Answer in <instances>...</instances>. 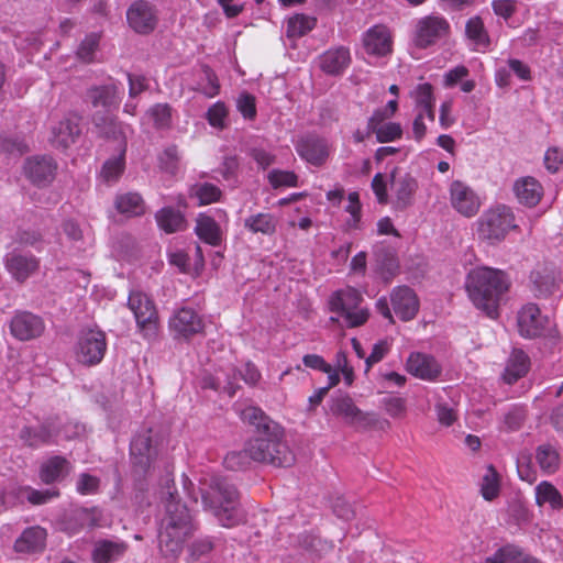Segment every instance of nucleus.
Instances as JSON below:
<instances>
[{
  "label": "nucleus",
  "mask_w": 563,
  "mask_h": 563,
  "mask_svg": "<svg viewBox=\"0 0 563 563\" xmlns=\"http://www.w3.org/2000/svg\"><path fill=\"white\" fill-rule=\"evenodd\" d=\"M511 286L508 274L501 269L478 266L471 269L465 279V290L472 303L494 319Z\"/></svg>",
  "instance_id": "nucleus-1"
},
{
  "label": "nucleus",
  "mask_w": 563,
  "mask_h": 563,
  "mask_svg": "<svg viewBox=\"0 0 563 563\" xmlns=\"http://www.w3.org/2000/svg\"><path fill=\"white\" fill-rule=\"evenodd\" d=\"M166 514L162 520L158 548L165 558H177L186 540L192 534L195 527L189 509L176 499L167 479Z\"/></svg>",
  "instance_id": "nucleus-2"
},
{
  "label": "nucleus",
  "mask_w": 563,
  "mask_h": 563,
  "mask_svg": "<svg viewBox=\"0 0 563 563\" xmlns=\"http://www.w3.org/2000/svg\"><path fill=\"white\" fill-rule=\"evenodd\" d=\"M246 457L280 467L291 466L295 462V455L280 440L278 430L250 440L242 452L227 454L224 464L231 470L243 468L246 465Z\"/></svg>",
  "instance_id": "nucleus-3"
},
{
  "label": "nucleus",
  "mask_w": 563,
  "mask_h": 563,
  "mask_svg": "<svg viewBox=\"0 0 563 563\" xmlns=\"http://www.w3.org/2000/svg\"><path fill=\"white\" fill-rule=\"evenodd\" d=\"M203 507L210 510L223 527H233L244 520L235 486L227 478L212 476L208 490L201 492Z\"/></svg>",
  "instance_id": "nucleus-4"
},
{
  "label": "nucleus",
  "mask_w": 563,
  "mask_h": 563,
  "mask_svg": "<svg viewBox=\"0 0 563 563\" xmlns=\"http://www.w3.org/2000/svg\"><path fill=\"white\" fill-rule=\"evenodd\" d=\"M362 295L354 288L341 289L332 294L329 299L330 310L336 316L331 317V322H340L346 328L363 325L369 317V310L361 307Z\"/></svg>",
  "instance_id": "nucleus-5"
},
{
  "label": "nucleus",
  "mask_w": 563,
  "mask_h": 563,
  "mask_svg": "<svg viewBox=\"0 0 563 563\" xmlns=\"http://www.w3.org/2000/svg\"><path fill=\"white\" fill-rule=\"evenodd\" d=\"M477 234L490 244L501 242L511 229H516L511 208L499 205L486 210L477 220Z\"/></svg>",
  "instance_id": "nucleus-6"
},
{
  "label": "nucleus",
  "mask_w": 563,
  "mask_h": 563,
  "mask_svg": "<svg viewBox=\"0 0 563 563\" xmlns=\"http://www.w3.org/2000/svg\"><path fill=\"white\" fill-rule=\"evenodd\" d=\"M517 325L520 335L526 339L544 338L553 344L558 340L554 322L542 314L534 303H528L518 311Z\"/></svg>",
  "instance_id": "nucleus-7"
},
{
  "label": "nucleus",
  "mask_w": 563,
  "mask_h": 563,
  "mask_svg": "<svg viewBox=\"0 0 563 563\" xmlns=\"http://www.w3.org/2000/svg\"><path fill=\"white\" fill-rule=\"evenodd\" d=\"M128 307L133 312L142 335L152 340L158 331V313L152 298L140 290H133L128 298Z\"/></svg>",
  "instance_id": "nucleus-8"
},
{
  "label": "nucleus",
  "mask_w": 563,
  "mask_h": 563,
  "mask_svg": "<svg viewBox=\"0 0 563 563\" xmlns=\"http://www.w3.org/2000/svg\"><path fill=\"white\" fill-rule=\"evenodd\" d=\"M110 131L104 130V136L113 139L118 145V155L107 159L101 168L100 177L106 183H115L122 175L125 167L126 137L131 132L129 125L121 122L109 121Z\"/></svg>",
  "instance_id": "nucleus-9"
},
{
  "label": "nucleus",
  "mask_w": 563,
  "mask_h": 563,
  "mask_svg": "<svg viewBox=\"0 0 563 563\" xmlns=\"http://www.w3.org/2000/svg\"><path fill=\"white\" fill-rule=\"evenodd\" d=\"M87 98L93 108H101L103 112H96L92 115V122L96 128L99 129V132L104 135V130L110 131L109 121H114L113 118L110 117V112L112 109H115L119 106L120 98L118 96L117 86L113 84L92 87L87 91Z\"/></svg>",
  "instance_id": "nucleus-10"
},
{
  "label": "nucleus",
  "mask_w": 563,
  "mask_h": 563,
  "mask_svg": "<svg viewBox=\"0 0 563 563\" xmlns=\"http://www.w3.org/2000/svg\"><path fill=\"white\" fill-rule=\"evenodd\" d=\"M106 350V334L97 329H87L78 336L75 354L79 363L91 366L102 361Z\"/></svg>",
  "instance_id": "nucleus-11"
},
{
  "label": "nucleus",
  "mask_w": 563,
  "mask_h": 563,
  "mask_svg": "<svg viewBox=\"0 0 563 563\" xmlns=\"http://www.w3.org/2000/svg\"><path fill=\"white\" fill-rule=\"evenodd\" d=\"M449 201L452 209L464 218L475 217L482 207L477 191L462 180H453L450 184Z\"/></svg>",
  "instance_id": "nucleus-12"
},
{
  "label": "nucleus",
  "mask_w": 563,
  "mask_h": 563,
  "mask_svg": "<svg viewBox=\"0 0 563 563\" xmlns=\"http://www.w3.org/2000/svg\"><path fill=\"white\" fill-rule=\"evenodd\" d=\"M449 22L440 15H428L416 23L413 42L420 48H426L448 36Z\"/></svg>",
  "instance_id": "nucleus-13"
},
{
  "label": "nucleus",
  "mask_w": 563,
  "mask_h": 563,
  "mask_svg": "<svg viewBox=\"0 0 563 563\" xmlns=\"http://www.w3.org/2000/svg\"><path fill=\"white\" fill-rule=\"evenodd\" d=\"M10 333L20 341H29L38 338L45 329L44 321L37 314L30 311H16L12 317Z\"/></svg>",
  "instance_id": "nucleus-14"
},
{
  "label": "nucleus",
  "mask_w": 563,
  "mask_h": 563,
  "mask_svg": "<svg viewBox=\"0 0 563 563\" xmlns=\"http://www.w3.org/2000/svg\"><path fill=\"white\" fill-rule=\"evenodd\" d=\"M57 164L48 155H35L24 163V174L36 186L49 185L56 175Z\"/></svg>",
  "instance_id": "nucleus-15"
},
{
  "label": "nucleus",
  "mask_w": 563,
  "mask_h": 563,
  "mask_svg": "<svg viewBox=\"0 0 563 563\" xmlns=\"http://www.w3.org/2000/svg\"><path fill=\"white\" fill-rule=\"evenodd\" d=\"M295 148L300 158L313 166H322L330 155L329 143L318 135L302 136Z\"/></svg>",
  "instance_id": "nucleus-16"
},
{
  "label": "nucleus",
  "mask_w": 563,
  "mask_h": 563,
  "mask_svg": "<svg viewBox=\"0 0 563 563\" xmlns=\"http://www.w3.org/2000/svg\"><path fill=\"white\" fill-rule=\"evenodd\" d=\"M330 411L342 418L345 423L354 427H367L374 421L369 413L357 408L352 398L346 395L333 397L330 402Z\"/></svg>",
  "instance_id": "nucleus-17"
},
{
  "label": "nucleus",
  "mask_w": 563,
  "mask_h": 563,
  "mask_svg": "<svg viewBox=\"0 0 563 563\" xmlns=\"http://www.w3.org/2000/svg\"><path fill=\"white\" fill-rule=\"evenodd\" d=\"M126 20L131 29L139 34L151 33L157 23L155 8L145 0L133 2L126 11Z\"/></svg>",
  "instance_id": "nucleus-18"
},
{
  "label": "nucleus",
  "mask_w": 563,
  "mask_h": 563,
  "mask_svg": "<svg viewBox=\"0 0 563 563\" xmlns=\"http://www.w3.org/2000/svg\"><path fill=\"white\" fill-rule=\"evenodd\" d=\"M169 330L176 338L189 339L203 329L201 317L190 308H181L169 318Z\"/></svg>",
  "instance_id": "nucleus-19"
},
{
  "label": "nucleus",
  "mask_w": 563,
  "mask_h": 563,
  "mask_svg": "<svg viewBox=\"0 0 563 563\" xmlns=\"http://www.w3.org/2000/svg\"><path fill=\"white\" fill-rule=\"evenodd\" d=\"M129 550V544L119 539H98L92 543L90 558L93 563H115Z\"/></svg>",
  "instance_id": "nucleus-20"
},
{
  "label": "nucleus",
  "mask_w": 563,
  "mask_h": 563,
  "mask_svg": "<svg viewBox=\"0 0 563 563\" xmlns=\"http://www.w3.org/2000/svg\"><path fill=\"white\" fill-rule=\"evenodd\" d=\"M406 371L422 380H435L442 372L440 363L426 353L412 352L406 362Z\"/></svg>",
  "instance_id": "nucleus-21"
},
{
  "label": "nucleus",
  "mask_w": 563,
  "mask_h": 563,
  "mask_svg": "<svg viewBox=\"0 0 563 563\" xmlns=\"http://www.w3.org/2000/svg\"><path fill=\"white\" fill-rule=\"evenodd\" d=\"M151 433V429L139 432L134 435L130 445L133 465L143 472L150 467L154 456L156 455Z\"/></svg>",
  "instance_id": "nucleus-22"
},
{
  "label": "nucleus",
  "mask_w": 563,
  "mask_h": 563,
  "mask_svg": "<svg viewBox=\"0 0 563 563\" xmlns=\"http://www.w3.org/2000/svg\"><path fill=\"white\" fill-rule=\"evenodd\" d=\"M390 302L394 312L402 321L412 320L419 311L418 297L408 286L395 287L390 292Z\"/></svg>",
  "instance_id": "nucleus-23"
},
{
  "label": "nucleus",
  "mask_w": 563,
  "mask_h": 563,
  "mask_svg": "<svg viewBox=\"0 0 563 563\" xmlns=\"http://www.w3.org/2000/svg\"><path fill=\"white\" fill-rule=\"evenodd\" d=\"M216 213L219 221L213 217L200 213L196 220L195 232L203 242L217 246L222 241L221 222L227 221V213L221 209H217Z\"/></svg>",
  "instance_id": "nucleus-24"
},
{
  "label": "nucleus",
  "mask_w": 563,
  "mask_h": 563,
  "mask_svg": "<svg viewBox=\"0 0 563 563\" xmlns=\"http://www.w3.org/2000/svg\"><path fill=\"white\" fill-rule=\"evenodd\" d=\"M58 433L56 421L47 420L38 426L24 427L20 431V439L30 448H40L53 443Z\"/></svg>",
  "instance_id": "nucleus-25"
},
{
  "label": "nucleus",
  "mask_w": 563,
  "mask_h": 563,
  "mask_svg": "<svg viewBox=\"0 0 563 563\" xmlns=\"http://www.w3.org/2000/svg\"><path fill=\"white\" fill-rule=\"evenodd\" d=\"M40 267V261L32 254L12 252L5 256V268L19 283L25 282Z\"/></svg>",
  "instance_id": "nucleus-26"
},
{
  "label": "nucleus",
  "mask_w": 563,
  "mask_h": 563,
  "mask_svg": "<svg viewBox=\"0 0 563 563\" xmlns=\"http://www.w3.org/2000/svg\"><path fill=\"white\" fill-rule=\"evenodd\" d=\"M79 133V118L69 115L52 128L49 141L53 146L65 150L75 143Z\"/></svg>",
  "instance_id": "nucleus-27"
},
{
  "label": "nucleus",
  "mask_w": 563,
  "mask_h": 563,
  "mask_svg": "<svg viewBox=\"0 0 563 563\" xmlns=\"http://www.w3.org/2000/svg\"><path fill=\"white\" fill-rule=\"evenodd\" d=\"M365 51L368 54L384 56L391 51V37L388 29L384 25L371 27L363 37Z\"/></svg>",
  "instance_id": "nucleus-28"
},
{
  "label": "nucleus",
  "mask_w": 563,
  "mask_h": 563,
  "mask_svg": "<svg viewBox=\"0 0 563 563\" xmlns=\"http://www.w3.org/2000/svg\"><path fill=\"white\" fill-rule=\"evenodd\" d=\"M514 192L521 205L534 207L539 203L543 189L541 184L533 177H522L514 184Z\"/></svg>",
  "instance_id": "nucleus-29"
},
{
  "label": "nucleus",
  "mask_w": 563,
  "mask_h": 563,
  "mask_svg": "<svg viewBox=\"0 0 563 563\" xmlns=\"http://www.w3.org/2000/svg\"><path fill=\"white\" fill-rule=\"evenodd\" d=\"M350 62V51L342 46L329 49L320 56V67L329 75L341 74Z\"/></svg>",
  "instance_id": "nucleus-30"
},
{
  "label": "nucleus",
  "mask_w": 563,
  "mask_h": 563,
  "mask_svg": "<svg viewBox=\"0 0 563 563\" xmlns=\"http://www.w3.org/2000/svg\"><path fill=\"white\" fill-rule=\"evenodd\" d=\"M46 531L41 527L25 529L16 539L14 549L16 552L34 553L42 551L45 547Z\"/></svg>",
  "instance_id": "nucleus-31"
},
{
  "label": "nucleus",
  "mask_w": 563,
  "mask_h": 563,
  "mask_svg": "<svg viewBox=\"0 0 563 563\" xmlns=\"http://www.w3.org/2000/svg\"><path fill=\"white\" fill-rule=\"evenodd\" d=\"M70 472V463L63 456L49 457L41 465L40 478L45 484L63 479Z\"/></svg>",
  "instance_id": "nucleus-32"
},
{
  "label": "nucleus",
  "mask_w": 563,
  "mask_h": 563,
  "mask_svg": "<svg viewBox=\"0 0 563 563\" xmlns=\"http://www.w3.org/2000/svg\"><path fill=\"white\" fill-rule=\"evenodd\" d=\"M529 366V356L523 351L515 349L507 361L503 375L504 380L507 384H514L528 373Z\"/></svg>",
  "instance_id": "nucleus-33"
},
{
  "label": "nucleus",
  "mask_w": 563,
  "mask_h": 563,
  "mask_svg": "<svg viewBox=\"0 0 563 563\" xmlns=\"http://www.w3.org/2000/svg\"><path fill=\"white\" fill-rule=\"evenodd\" d=\"M411 98L415 101L416 111H421L427 114V119L431 122L434 121V106L435 98L433 95V87L428 84H419L411 92Z\"/></svg>",
  "instance_id": "nucleus-34"
},
{
  "label": "nucleus",
  "mask_w": 563,
  "mask_h": 563,
  "mask_svg": "<svg viewBox=\"0 0 563 563\" xmlns=\"http://www.w3.org/2000/svg\"><path fill=\"white\" fill-rule=\"evenodd\" d=\"M417 187V180L409 174L394 177L391 188L398 208H407L411 203L412 195Z\"/></svg>",
  "instance_id": "nucleus-35"
},
{
  "label": "nucleus",
  "mask_w": 563,
  "mask_h": 563,
  "mask_svg": "<svg viewBox=\"0 0 563 563\" xmlns=\"http://www.w3.org/2000/svg\"><path fill=\"white\" fill-rule=\"evenodd\" d=\"M239 415L244 422L254 426L260 432L271 433L272 431L278 430V426L258 407L247 406L243 409H239Z\"/></svg>",
  "instance_id": "nucleus-36"
},
{
  "label": "nucleus",
  "mask_w": 563,
  "mask_h": 563,
  "mask_svg": "<svg viewBox=\"0 0 563 563\" xmlns=\"http://www.w3.org/2000/svg\"><path fill=\"white\" fill-rule=\"evenodd\" d=\"M465 35L476 49H486L489 46V35L481 16L470 18L465 24Z\"/></svg>",
  "instance_id": "nucleus-37"
},
{
  "label": "nucleus",
  "mask_w": 563,
  "mask_h": 563,
  "mask_svg": "<svg viewBox=\"0 0 563 563\" xmlns=\"http://www.w3.org/2000/svg\"><path fill=\"white\" fill-rule=\"evenodd\" d=\"M534 457L540 470L547 475L555 473L560 467V454L558 450L549 443L540 444L536 449Z\"/></svg>",
  "instance_id": "nucleus-38"
},
{
  "label": "nucleus",
  "mask_w": 563,
  "mask_h": 563,
  "mask_svg": "<svg viewBox=\"0 0 563 563\" xmlns=\"http://www.w3.org/2000/svg\"><path fill=\"white\" fill-rule=\"evenodd\" d=\"M278 224L277 218L272 213L258 212L244 220V228L252 233L273 235Z\"/></svg>",
  "instance_id": "nucleus-39"
},
{
  "label": "nucleus",
  "mask_w": 563,
  "mask_h": 563,
  "mask_svg": "<svg viewBox=\"0 0 563 563\" xmlns=\"http://www.w3.org/2000/svg\"><path fill=\"white\" fill-rule=\"evenodd\" d=\"M101 514L96 508H80L71 512V519H75L77 526H66L65 531L68 534H76L84 528H96L100 526Z\"/></svg>",
  "instance_id": "nucleus-40"
},
{
  "label": "nucleus",
  "mask_w": 563,
  "mask_h": 563,
  "mask_svg": "<svg viewBox=\"0 0 563 563\" xmlns=\"http://www.w3.org/2000/svg\"><path fill=\"white\" fill-rule=\"evenodd\" d=\"M114 206L120 213L128 217H137L145 211L144 201L137 192L118 195Z\"/></svg>",
  "instance_id": "nucleus-41"
},
{
  "label": "nucleus",
  "mask_w": 563,
  "mask_h": 563,
  "mask_svg": "<svg viewBox=\"0 0 563 563\" xmlns=\"http://www.w3.org/2000/svg\"><path fill=\"white\" fill-rule=\"evenodd\" d=\"M155 218L158 227L166 233L181 231L186 227V221L181 212L170 207L161 209Z\"/></svg>",
  "instance_id": "nucleus-42"
},
{
  "label": "nucleus",
  "mask_w": 563,
  "mask_h": 563,
  "mask_svg": "<svg viewBox=\"0 0 563 563\" xmlns=\"http://www.w3.org/2000/svg\"><path fill=\"white\" fill-rule=\"evenodd\" d=\"M377 273L385 283H389L399 272V262L391 251H382L376 254Z\"/></svg>",
  "instance_id": "nucleus-43"
},
{
  "label": "nucleus",
  "mask_w": 563,
  "mask_h": 563,
  "mask_svg": "<svg viewBox=\"0 0 563 563\" xmlns=\"http://www.w3.org/2000/svg\"><path fill=\"white\" fill-rule=\"evenodd\" d=\"M536 503L539 506L549 504L552 509L559 510L563 507L561 493L549 482L543 481L536 487Z\"/></svg>",
  "instance_id": "nucleus-44"
},
{
  "label": "nucleus",
  "mask_w": 563,
  "mask_h": 563,
  "mask_svg": "<svg viewBox=\"0 0 563 563\" xmlns=\"http://www.w3.org/2000/svg\"><path fill=\"white\" fill-rule=\"evenodd\" d=\"M190 196L198 200L199 206L213 203L220 200L221 189L210 183H198L191 186Z\"/></svg>",
  "instance_id": "nucleus-45"
},
{
  "label": "nucleus",
  "mask_w": 563,
  "mask_h": 563,
  "mask_svg": "<svg viewBox=\"0 0 563 563\" xmlns=\"http://www.w3.org/2000/svg\"><path fill=\"white\" fill-rule=\"evenodd\" d=\"M316 19L305 14H296L287 22V36L300 37L307 34L316 26Z\"/></svg>",
  "instance_id": "nucleus-46"
},
{
  "label": "nucleus",
  "mask_w": 563,
  "mask_h": 563,
  "mask_svg": "<svg viewBox=\"0 0 563 563\" xmlns=\"http://www.w3.org/2000/svg\"><path fill=\"white\" fill-rule=\"evenodd\" d=\"M481 494L485 500H493L499 494V478L495 468L487 466L481 484Z\"/></svg>",
  "instance_id": "nucleus-47"
},
{
  "label": "nucleus",
  "mask_w": 563,
  "mask_h": 563,
  "mask_svg": "<svg viewBox=\"0 0 563 563\" xmlns=\"http://www.w3.org/2000/svg\"><path fill=\"white\" fill-rule=\"evenodd\" d=\"M148 117L157 129L168 128L172 121V109L167 103H157L148 109Z\"/></svg>",
  "instance_id": "nucleus-48"
},
{
  "label": "nucleus",
  "mask_w": 563,
  "mask_h": 563,
  "mask_svg": "<svg viewBox=\"0 0 563 563\" xmlns=\"http://www.w3.org/2000/svg\"><path fill=\"white\" fill-rule=\"evenodd\" d=\"M202 81L198 84L197 90L208 98H213L220 92V84L216 74L208 67H205Z\"/></svg>",
  "instance_id": "nucleus-49"
},
{
  "label": "nucleus",
  "mask_w": 563,
  "mask_h": 563,
  "mask_svg": "<svg viewBox=\"0 0 563 563\" xmlns=\"http://www.w3.org/2000/svg\"><path fill=\"white\" fill-rule=\"evenodd\" d=\"M361 202L360 195L356 191H352L347 196V205L345 211L350 213V218L346 220V227L349 229H357L361 221Z\"/></svg>",
  "instance_id": "nucleus-50"
},
{
  "label": "nucleus",
  "mask_w": 563,
  "mask_h": 563,
  "mask_svg": "<svg viewBox=\"0 0 563 563\" xmlns=\"http://www.w3.org/2000/svg\"><path fill=\"white\" fill-rule=\"evenodd\" d=\"M100 36L97 33L87 35L77 49V56L85 63L93 60L95 53L99 46Z\"/></svg>",
  "instance_id": "nucleus-51"
},
{
  "label": "nucleus",
  "mask_w": 563,
  "mask_h": 563,
  "mask_svg": "<svg viewBox=\"0 0 563 563\" xmlns=\"http://www.w3.org/2000/svg\"><path fill=\"white\" fill-rule=\"evenodd\" d=\"M374 134L376 135V140L379 143L394 142L396 140L401 139L402 128L400 123L387 122L383 124L379 129H376Z\"/></svg>",
  "instance_id": "nucleus-52"
},
{
  "label": "nucleus",
  "mask_w": 563,
  "mask_h": 563,
  "mask_svg": "<svg viewBox=\"0 0 563 563\" xmlns=\"http://www.w3.org/2000/svg\"><path fill=\"white\" fill-rule=\"evenodd\" d=\"M268 180L274 188L298 186V176L289 170L273 169L268 174Z\"/></svg>",
  "instance_id": "nucleus-53"
},
{
  "label": "nucleus",
  "mask_w": 563,
  "mask_h": 563,
  "mask_svg": "<svg viewBox=\"0 0 563 563\" xmlns=\"http://www.w3.org/2000/svg\"><path fill=\"white\" fill-rule=\"evenodd\" d=\"M206 117L211 126L222 130L225 126L228 108L224 102L217 101L208 109Z\"/></svg>",
  "instance_id": "nucleus-54"
},
{
  "label": "nucleus",
  "mask_w": 563,
  "mask_h": 563,
  "mask_svg": "<svg viewBox=\"0 0 563 563\" xmlns=\"http://www.w3.org/2000/svg\"><path fill=\"white\" fill-rule=\"evenodd\" d=\"M23 494L26 499L33 505H43L58 497L59 492L55 488L37 490L31 487H24Z\"/></svg>",
  "instance_id": "nucleus-55"
},
{
  "label": "nucleus",
  "mask_w": 563,
  "mask_h": 563,
  "mask_svg": "<svg viewBox=\"0 0 563 563\" xmlns=\"http://www.w3.org/2000/svg\"><path fill=\"white\" fill-rule=\"evenodd\" d=\"M236 108L246 120H253L256 117L255 98L247 92H243L238 97Z\"/></svg>",
  "instance_id": "nucleus-56"
},
{
  "label": "nucleus",
  "mask_w": 563,
  "mask_h": 563,
  "mask_svg": "<svg viewBox=\"0 0 563 563\" xmlns=\"http://www.w3.org/2000/svg\"><path fill=\"white\" fill-rule=\"evenodd\" d=\"M212 549H213V543H212L211 539L202 538V539L196 540L191 544L190 550H189L190 562L194 563V562L198 561L199 559L208 555L212 551Z\"/></svg>",
  "instance_id": "nucleus-57"
},
{
  "label": "nucleus",
  "mask_w": 563,
  "mask_h": 563,
  "mask_svg": "<svg viewBox=\"0 0 563 563\" xmlns=\"http://www.w3.org/2000/svg\"><path fill=\"white\" fill-rule=\"evenodd\" d=\"M99 478L87 473L78 476L76 488L81 495H91L97 493L99 488Z\"/></svg>",
  "instance_id": "nucleus-58"
},
{
  "label": "nucleus",
  "mask_w": 563,
  "mask_h": 563,
  "mask_svg": "<svg viewBox=\"0 0 563 563\" xmlns=\"http://www.w3.org/2000/svg\"><path fill=\"white\" fill-rule=\"evenodd\" d=\"M544 165L550 173H556L563 165V151L560 147H549L544 154Z\"/></svg>",
  "instance_id": "nucleus-59"
},
{
  "label": "nucleus",
  "mask_w": 563,
  "mask_h": 563,
  "mask_svg": "<svg viewBox=\"0 0 563 563\" xmlns=\"http://www.w3.org/2000/svg\"><path fill=\"white\" fill-rule=\"evenodd\" d=\"M179 159L178 148L175 145L168 146L159 156L161 167L166 172L174 174Z\"/></svg>",
  "instance_id": "nucleus-60"
},
{
  "label": "nucleus",
  "mask_w": 563,
  "mask_h": 563,
  "mask_svg": "<svg viewBox=\"0 0 563 563\" xmlns=\"http://www.w3.org/2000/svg\"><path fill=\"white\" fill-rule=\"evenodd\" d=\"M389 351V343L387 340H380L373 345L371 354L365 357L366 371H368L374 364L382 361Z\"/></svg>",
  "instance_id": "nucleus-61"
},
{
  "label": "nucleus",
  "mask_w": 563,
  "mask_h": 563,
  "mask_svg": "<svg viewBox=\"0 0 563 563\" xmlns=\"http://www.w3.org/2000/svg\"><path fill=\"white\" fill-rule=\"evenodd\" d=\"M334 515L343 520H351L355 511L344 497H336L332 504Z\"/></svg>",
  "instance_id": "nucleus-62"
},
{
  "label": "nucleus",
  "mask_w": 563,
  "mask_h": 563,
  "mask_svg": "<svg viewBox=\"0 0 563 563\" xmlns=\"http://www.w3.org/2000/svg\"><path fill=\"white\" fill-rule=\"evenodd\" d=\"M2 151L9 154L21 155L27 151V145L18 137H4L0 142Z\"/></svg>",
  "instance_id": "nucleus-63"
},
{
  "label": "nucleus",
  "mask_w": 563,
  "mask_h": 563,
  "mask_svg": "<svg viewBox=\"0 0 563 563\" xmlns=\"http://www.w3.org/2000/svg\"><path fill=\"white\" fill-rule=\"evenodd\" d=\"M492 7L494 13L505 20L509 19L516 10L515 0H493Z\"/></svg>",
  "instance_id": "nucleus-64"
}]
</instances>
